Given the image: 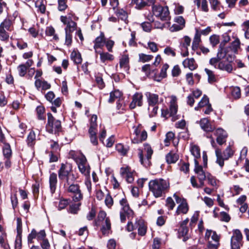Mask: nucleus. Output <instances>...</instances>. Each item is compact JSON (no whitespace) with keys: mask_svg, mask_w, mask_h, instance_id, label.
<instances>
[{"mask_svg":"<svg viewBox=\"0 0 249 249\" xmlns=\"http://www.w3.org/2000/svg\"><path fill=\"white\" fill-rule=\"evenodd\" d=\"M116 150L123 155H125L128 149L125 147L122 144L118 143L116 146Z\"/></svg>","mask_w":249,"mask_h":249,"instance_id":"53","label":"nucleus"},{"mask_svg":"<svg viewBox=\"0 0 249 249\" xmlns=\"http://www.w3.org/2000/svg\"><path fill=\"white\" fill-rule=\"evenodd\" d=\"M111 228V223L109 218H106L102 225V231L103 234H106Z\"/></svg>","mask_w":249,"mask_h":249,"instance_id":"39","label":"nucleus"},{"mask_svg":"<svg viewBox=\"0 0 249 249\" xmlns=\"http://www.w3.org/2000/svg\"><path fill=\"white\" fill-rule=\"evenodd\" d=\"M80 203L72 204L70 206L69 211L71 213L75 214L77 213L79 210Z\"/></svg>","mask_w":249,"mask_h":249,"instance_id":"61","label":"nucleus"},{"mask_svg":"<svg viewBox=\"0 0 249 249\" xmlns=\"http://www.w3.org/2000/svg\"><path fill=\"white\" fill-rule=\"evenodd\" d=\"M138 155L142 164L145 167H148L150 166V159L151 157H145V158H144V156H143V151L141 150H140V152H139Z\"/></svg>","mask_w":249,"mask_h":249,"instance_id":"29","label":"nucleus"},{"mask_svg":"<svg viewBox=\"0 0 249 249\" xmlns=\"http://www.w3.org/2000/svg\"><path fill=\"white\" fill-rule=\"evenodd\" d=\"M191 152L196 159L199 158L200 157V149L196 145H192L191 147Z\"/></svg>","mask_w":249,"mask_h":249,"instance_id":"48","label":"nucleus"},{"mask_svg":"<svg viewBox=\"0 0 249 249\" xmlns=\"http://www.w3.org/2000/svg\"><path fill=\"white\" fill-rule=\"evenodd\" d=\"M136 224L137 225L139 235L144 236L147 231V226L144 221L142 219H139L136 221Z\"/></svg>","mask_w":249,"mask_h":249,"instance_id":"24","label":"nucleus"},{"mask_svg":"<svg viewBox=\"0 0 249 249\" xmlns=\"http://www.w3.org/2000/svg\"><path fill=\"white\" fill-rule=\"evenodd\" d=\"M169 187V182L162 178L152 180L149 182V190L156 197L164 195Z\"/></svg>","mask_w":249,"mask_h":249,"instance_id":"3","label":"nucleus"},{"mask_svg":"<svg viewBox=\"0 0 249 249\" xmlns=\"http://www.w3.org/2000/svg\"><path fill=\"white\" fill-rule=\"evenodd\" d=\"M100 55L101 61L104 63L113 59V56L108 53H101Z\"/></svg>","mask_w":249,"mask_h":249,"instance_id":"40","label":"nucleus"},{"mask_svg":"<svg viewBox=\"0 0 249 249\" xmlns=\"http://www.w3.org/2000/svg\"><path fill=\"white\" fill-rule=\"evenodd\" d=\"M175 13L176 15H180L183 14L184 11V7L178 3H175Z\"/></svg>","mask_w":249,"mask_h":249,"instance_id":"59","label":"nucleus"},{"mask_svg":"<svg viewBox=\"0 0 249 249\" xmlns=\"http://www.w3.org/2000/svg\"><path fill=\"white\" fill-rule=\"evenodd\" d=\"M232 61L226 62L225 61H220L217 65V69L222 71H226L228 72H231L232 71V66L231 62Z\"/></svg>","mask_w":249,"mask_h":249,"instance_id":"23","label":"nucleus"},{"mask_svg":"<svg viewBox=\"0 0 249 249\" xmlns=\"http://www.w3.org/2000/svg\"><path fill=\"white\" fill-rule=\"evenodd\" d=\"M214 134L217 136L216 141L219 144L222 145L226 142L227 135L226 132L223 129H217L214 132Z\"/></svg>","mask_w":249,"mask_h":249,"instance_id":"19","label":"nucleus"},{"mask_svg":"<svg viewBox=\"0 0 249 249\" xmlns=\"http://www.w3.org/2000/svg\"><path fill=\"white\" fill-rule=\"evenodd\" d=\"M153 12L155 16H168L169 11L167 6L162 7L155 5L153 7Z\"/></svg>","mask_w":249,"mask_h":249,"instance_id":"17","label":"nucleus"},{"mask_svg":"<svg viewBox=\"0 0 249 249\" xmlns=\"http://www.w3.org/2000/svg\"><path fill=\"white\" fill-rule=\"evenodd\" d=\"M158 105L153 106L152 107L151 106H148V110L150 116L153 117L157 114L158 110Z\"/></svg>","mask_w":249,"mask_h":249,"instance_id":"54","label":"nucleus"},{"mask_svg":"<svg viewBox=\"0 0 249 249\" xmlns=\"http://www.w3.org/2000/svg\"><path fill=\"white\" fill-rule=\"evenodd\" d=\"M164 53L167 55L172 56L173 57L175 56L176 53L172 48L170 47H167L164 50Z\"/></svg>","mask_w":249,"mask_h":249,"instance_id":"63","label":"nucleus"},{"mask_svg":"<svg viewBox=\"0 0 249 249\" xmlns=\"http://www.w3.org/2000/svg\"><path fill=\"white\" fill-rule=\"evenodd\" d=\"M134 171L128 166L122 167L120 169L121 175L125 178L126 181L131 183L134 181Z\"/></svg>","mask_w":249,"mask_h":249,"instance_id":"13","label":"nucleus"},{"mask_svg":"<svg viewBox=\"0 0 249 249\" xmlns=\"http://www.w3.org/2000/svg\"><path fill=\"white\" fill-rule=\"evenodd\" d=\"M242 234L239 230H235L231 238V249H240L242 246Z\"/></svg>","mask_w":249,"mask_h":249,"instance_id":"11","label":"nucleus"},{"mask_svg":"<svg viewBox=\"0 0 249 249\" xmlns=\"http://www.w3.org/2000/svg\"><path fill=\"white\" fill-rule=\"evenodd\" d=\"M231 94L235 99H239L241 96V90L239 87H235L231 89Z\"/></svg>","mask_w":249,"mask_h":249,"instance_id":"50","label":"nucleus"},{"mask_svg":"<svg viewBox=\"0 0 249 249\" xmlns=\"http://www.w3.org/2000/svg\"><path fill=\"white\" fill-rule=\"evenodd\" d=\"M208 76V81L209 83L212 84L216 81V77L213 71L205 68L204 70Z\"/></svg>","mask_w":249,"mask_h":249,"instance_id":"33","label":"nucleus"},{"mask_svg":"<svg viewBox=\"0 0 249 249\" xmlns=\"http://www.w3.org/2000/svg\"><path fill=\"white\" fill-rule=\"evenodd\" d=\"M57 183V178L56 174L52 173L49 177V187L51 193L53 194L56 190Z\"/></svg>","mask_w":249,"mask_h":249,"instance_id":"21","label":"nucleus"},{"mask_svg":"<svg viewBox=\"0 0 249 249\" xmlns=\"http://www.w3.org/2000/svg\"><path fill=\"white\" fill-rule=\"evenodd\" d=\"M6 30L4 29L2 26H0V39L2 41H6L9 37V34L6 32Z\"/></svg>","mask_w":249,"mask_h":249,"instance_id":"46","label":"nucleus"},{"mask_svg":"<svg viewBox=\"0 0 249 249\" xmlns=\"http://www.w3.org/2000/svg\"><path fill=\"white\" fill-rule=\"evenodd\" d=\"M72 166L70 164L62 163L58 171V175L60 180L64 182V187L69 193L73 194L74 201H79L83 198V195L78 184L74 182L78 178L77 174L71 172Z\"/></svg>","mask_w":249,"mask_h":249,"instance_id":"1","label":"nucleus"},{"mask_svg":"<svg viewBox=\"0 0 249 249\" xmlns=\"http://www.w3.org/2000/svg\"><path fill=\"white\" fill-rule=\"evenodd\" d=\"M240 42L238 39H236L232 41L231 44L227 47H221V43L217 54V57L211 58L209 61L210 64L213 66L214 68L217 69V63L218 64L224 58H226L227 61H232L234 58V54L237 52L240 47Z\"/></svg>","mask_w":249,"mask_h":249,"instance_id":"2","label":"nucleus"},{"mask_svg":"<svg viewBox=\"0 0 249 249\" xmlns=\"http://www.w3.org/2000/svg\"><path fill=\"white\" fill-rule=\"evenodd\" d=\"M210 41L213 46H215L219 42V36L216 35L212 36L210 37Z\"/></svg>","mask_w":249,"mask_h":249,"instance_id":"62","label":"nucleus"},{"mask_svg":"<svg viewBox=\"0 0 249 249\" xmlns=\"http://www.w3.org/2000/svg\"><path fill=\"white\" fill-rule=\"evenodd\" d=\"M142 99L143 95L142 93H135L132 96V101L130 104V107L134 109L137 106L141 107L142 105Z\"/></svg>","mask_w":249,"mask_h":249,"instance_id":"15","label":"nucleus"},{"mask_svg":"<svg viewBox=\"0 0 249 249\" xmlns=\"http://www.w3.org/2000/svg\"><path fill=\"white\" fill-rule=\"evenodd\" d=\"M195 172L197 174V177L199 180V184L196 183L195 177L191 178V182L192 186L196 188H201L204 185V180L206 178L207 174L203 170L202 167L198 165V162L196 159L195 160Z\"/></svg>","mask_w":249,"mask_h":249,"instance_id":"5","label":"nucleus"},{"mask_svg":"<svg viewBox=\"0 0 249 249\" xmlns=\"http://www.w3.org/2000/svg\"><path fill=\"white\" fill-rule=\"evenodd\" d=\"M45 1L44 0H37L36 2V5L38 10L40 11V13L42 14H45V6L44 4Z\"/></svg>","mask_w":249,"mask_h":249,"instance_id":"41","label":"nucleus"},{"mask_svg":"<svg viewBox=\"0 0 249 249\" xmlns=\"http://www.w3.org/2000/svg\"><path fill=\"white\" fill-rule=\"evenodd\" d=\"M105 203L106 205L110 208L113 204V198L108 193L105 197Z\"/></svg>","mask_w":249,"mask_h":249,"instance_id":"56","label":"nucleus"},{"mask_svg":"<svg viewBox=\"0 0 249 249\" xmlns=\"http://www.w3.org/2000/svg\"><path fill=\"white\" fill-rule=\"evenodd\" d=\"M134 129V134L136 137L132 139V142L134 143H138L145 140L147 137V132L142 129V125L139 124L137 126L133 127Z\"/></svg>","mask_w":249,"mask_h":249,"instance_id":"9","label":"nucleus"},{"mask_svg":"<svg viewBox=\"0 0 249 249\" xmlns=\"http://www.w3.org/2000/svg\"><path fill=\"white\" fill-rule=\"evenodd\" d=\"M27 69L28 68H27V66H25V65H19L18 67L19 75L20 76H24L26 73Z\"/></svg>","mask_w":249,"mask_h":249,"instance_id":"55","label":"nucleus"},{"mask_svg":"<svg viewBox=\"0 0 249 249\" xmlns=\"http://www.w3.org/2000/svg\"><path fill=\"white\" fill-rule=\"evenodd\" d=\"M108 193V192L106 189H104V191L99 190L96 192V198L99 200H102L105 197H106Z\"/></svg>","mask_w":249,"mask_h":249,"instance_id":"49","label":"nucleus"},{"mask_svg":"<svg viewBox=\"0 0 249 249\" xmlns=\"http://www.w3.org/2000/svg\"><path fill=\"white\" fill-rule=\"evenodd\" d=\"M147 98L148 106L158 105L159 104V95L158 94L152 93L151 92H147L145 94Z\"/></svg>","mask_w":249,"mask_h":249,"instance_id":"20","label":"nucleus"},{"mask_svg":"<svg viewBox=\"0 0 249 249\" xmlns=\"http://www.w3.org/2000/svg\"><path fill=\"white\" fill-rule=\"evenodd\" d=\"M122 96L121 92L118 90H115L110 93V97L108 99V102L111 103L115 101V100L120 98Z\"/></svg>","mask_w":249,"mask_h":249,"instance_id":"34","label":"nucleus"},{"mask_svg":"<svg viewBox=\"0 0 249 249\" xmlns=\"http://www.w3.org/2000/svg\"><path fill=\"white\" fill-rule=\"evenodd\" d=\"M170 101L169 102V112L167 110H162V115L166 116L168 113H170L171 116H174L176 114L178 111V106L177 105V98L174 95L169 97Z\"/></svg>","mask_w":249,"mask_h":249,"instance_id":"12","label":"nucleus"},{"mask_svg":"<svg viewBox=\"0 0 249 249\" xmlns=\"http://www.w3.org/2000/svg\"><path fill=\"white\" fill-rule=\"evenodd\" d=\"M48 121L46 125V131L52 134H57L62 129L61 122L55 119L51 113L47 114Z\"/></svg>","mask_w":249,"mask_h":249,"instance_id":"6","label":"nucleus"},{"mask_svg":"<svg viewBox=\"0 0 249 249\" xmlns=\"http://www.w3.org/2000/svg\"><path fill=\"white\" fill-rule=\"evenodd\" d=\"M168 68H169V65L167 64H165L163 65V66L161 69L160 74V77H161V78H164L166 77V76H167L166 71Z\"/></svg>","mask_w":249,"mask_h":249,"instance_id":"60","label":"nucleus"},{"mask_svg":"<svg viewBox=\"0 0 249 249\" xmlns=\"http://www.w3.org/2000/svg\"><path fill=\"white\" fill-rule=\"evenodd\" d=\"M174 137V134L172 132H168L166 135V138L164 140V142L166 143V146L168 145V143L173 139Z\"/></svg>","mask_w":249,"mask_h":249,"instance_id":"64","label":"nucleus"},{"mask_svg":"<svg viewBox=\"0 0 249 249\" xmlns=\"http://www.w3.org/2000/svg\"><path fill=\"white\" fill-rule=\"evenodd\" d=\"M143 146V149L142 150L139 149V152H140V150L142 151H143V156L151 157L153 151L150 145L148 144L144 143Z\"/></svg>","mask_w":249,"mask_h":249,"instance_id":"32","label":"nucleus"},{"mask_svg":"<svg viewBox=\"0 0 249 249\" xmlns=\"http://www.w3.org/2000/svg\"><path fill=\"white\" fill-rule=\"evenodd\" d=\"M215 155L216 156V162L222 167L224 165V160H228L233 155V151L230 146L228 147L222 154L219 149H215Z\"/></svg>","mask_w":249,"mask_h":249,"instance_id":"7","label":"nucleus"},{"mask_svg":"<svg viewBox=\"0 0 249 249\" xmlns=\"http://www.w3.org/2000/svg\"><path fill=\"white\" fill-rule=\"evenodd\" d=\"M97 116L96 115H93L90 119V124L89 130H97L96 121Z\"/></svg>","mask_w":249,"mask_h":249,"instance_id":"51","label":"nucleus"},{"mask_svg":"<svg viewBox=\"0 0 249 249\" xmlns=\"http://www.w3.org/2000/svg\"><path fill=\"white\" fill-rule=\"evenodd\" d=\"M176 202L179 204L176 211V214L179 215L180 214H186L189 210V206L187 201L184 198H181L176 194L173 195Z\"/></svg>","mask_w":249,"mask_h":249,"instance_id":"8","label":"nucleus"},{"mask_svg":"<svg viewBox=\"0 0 249 249\" xmlns=\"http://www.w3.org/2000/svg\"><path fill=\"white\" fill-rule=\"evenodd\" d=\"M182 64L185 68H188L191 71L195 70L197 67V64L196 63L195 59L193 58L185 59L183 61Z\"/></svg>","mask_w":249,"mask_h":249,"instance_id":"26","label":"nucleus"},{"mask_svg":"<svg viewBox=\"0 0 249 249\" xmlns=\"http://www.w3.org/2000/svg\"><path fill=\"white\" fill-rule=\"evenodd\" d=\"M76 162L80 172L86 177H89L90 174V168L87 162L86 157L81 155L77 159Z\"/></svg>","mask_w":249,"mask_h":249,"instance_id":"10","label":"nucleus"},{"mask_svg":"<svg viewBox=\"0 0 249 249\" xmlns=\"http://www.w3.org/2000/svg\"><path fill=\"white\" fill-rule=\"evenodd\" d=\"M45 34L47 36H52L53 39L55 40H57L58 39V36L55 34V30L53 27H47Z\"/></svg>","mask_w":249,"mask_h":249,"instance_id":"36","label":"nucleus"},{"mask_svg":"<svg viewBox=\"0 0 249 249\" xmlns=\"http://www.w3.org/2000/svg\"><path fill=\"white\" fill-rule=\"evenodd\" d=\"M129 62V58L128 55H123L120 61V66L122 68H126L127 66V64Z\"/></svg>","mask_w":249,"mask_h":249,"instance_id":"52","label":"nucleus"},{"mask_svg":"<svg viewBox=\"0 0 249 249\" xmlns=\"http://www.w3.org/2000/svg\"><path fill=\"white\" fill-rule=\"evenodd\" d=\"M90 136V142L94 145L98 144V141L96 137L97 130H89Z\"/></svg>","mask_w":249,"mask_h":249,"instance_id":"44","label":"nucleus"},{"mask_svg":"<svg viewBox=\"0 0 249 249\" xmlns=\"http://www.w3.org/2000/svg\"><path fill=\"white\" fill-rule=\"evenodd\" d=\"M4 145L3 148V155L7 158H9L12 154L10 146L8 143H6L5 141L3 142Z\"/></svg>","mask_w":249,"mask_h":249,"instance_id":"43","label":"nucleus"},{"mask_svg":"<svg viewBox=\"0 0 249 249\" xmlns=\"http://www.w3.org/2000/svg\"><path fill=\"white\" fill-rule=\"evenodd\" d=\"M174 21L175 23L170 27L171 32L179 31L184 27L185 20L182 17H175Z\"/></svg>","mask_w":249,"mask_h":249,"instance_id":"14","label":"nucleus"},{"mask_svg":"<svg viewBox=\"0 0 249 249\" xmlns=\"http://www.w3.org/2000/svg\"><path fill=\"white\" fill-rule=\"evenodd\" d=\"M188 231V229L185 226H180L178 229L179 236L184 237L183 239L184 241H185L188 238L187 236Z\"/></svg>","mask_w":249,"mask_h":249,"instance_id":"35","label":"nucleus"},{"mask_svg":"<svg viewBox=\"0 0 249 249\" xmlns=\"http://www.w3.org/2000/svg\"><path fill=\"white\" fill-rule=\"evenodd\" d=\"M12 25V21L9 18H6L0 25L2 26L4 29H5L7 31H11V26Z\"/></svg>","mask_w":249,"mask_h":249,"instance_id":"47","label":"nucleus"},{"mask_svg":"<svg viewBox=\"0 0 249 249\" xmlns=\"http://www.w3.org/2000/svg\"><path fill=\"white\" fill-rule=\"evenodd\" d=\"M208 104H209V98L207 96H204L201 101L199 102L198 106L195 107V109L196 110H198L200 108L205 107Z\"/></svg>","mask_w":249,"mask_h":249,"instance_id":"38","label":"nucleus"},{"mask_svg":"<svg viewBox=\"0 0 249 249\" xmlns=\"http://www.w3.org/2000/svg\"><path fill=\"white\" fill-rule=\"evenodd\" d=\"M178 158V155L172 152L168 153L166 156V161L169 164L175 163Z\"/></svg>","mask_w":249,"mask_h":249,"instance_id":"30","label":"nucleus"},{"mask_svg":"<svg viewBox=\"0 0 249 249\" xmlns=\"http://www.w3.org/2000/svg\"><path fill=\"white\" fill-rule=\"evenodd\" d=\"M61 21L66 25L65 31V44L71 45L72 42L71 33L75 29L76 24L71 19L70 17H61Z\"/></svg>","mask_w":249,"mask_h":249,"instance_id":"4","label":"nucleus"},{"mask_svg":"<svg viewBox=\"0 0 249 249\" xmlns=\"http://www.w3.org/2000/svg\"><path fill=\"white\" fill-rule=\"evenodd\" d=\"M208 180V184L212 186L216 187L218 180L210 173H207L206 178Z\"/></svg>","mask_w":249,"mask_h":249,"instance_id":"37","label":"nucleus"},{"mask_svg":"<svg viewBox=\"0 0 249 249\" xmlns=\"http://www.w3.org/2000/svg\"><path fill=\"white\" fill-rule=\"evenodd\" d=\"M36 110L38 119L40 120L44 119V117L43 116V114L45 111L44 107L42 106H38L37 107Z\"/></svg>","mask_w":249,"mask_h":249,"instance_id":"57","label":"nucleus"},{"mask_svg":"<svg viewBox=\"0 0 249 249\" xmlns=\"http://www.w3.org/2000/svg\"><path fill=\"white\" fill-rule=\"evenodd\" d=\"M71 60L76 64H79L82 62V59L80 53L75 50L73 51L71 53Z\"/></svg>","mask_w":249,"mask_h":249,"instance_id":"31","label":"nucleus"},{"mask_svg":"<svg viewBox=\"0 0 249 249\" xmlns=\"http://www.w3.org/2000/svg\"><path fill=\"white\" fill-rule=\"evenodd\" d=\"M139 61L142 63L148 62L152 59L153 56L142 53L139 54Z\"/></svg>","mask_w":249,"mask_h":249,"instance_id":"42","label":"nucleus"},{"mask_svg":"<svg viewBox=\"0 0 249 249\" xmlns=\"http://www.w3.org/2000/svg\"><path fill=\"white\" fill-rule=\"evenodd\" d=\"M166 206L169 210H173L175 206V203L171 197H168L166 200Z\"/></svg>","mask_w":249,"mask_h":249,"instance_id":"58","label":"nucleus"},{"mask_svg":"<svg viewBox=\"0 0 249 249\" xmlns=\"http://www.w3.org/2000/svg\"><path fill=\"white\" fill-rule=\"evenodd\" d=\"M105 41L106 39L104 34L103 32H101L100 35L97 37L94 41V49L96 53L97 52V49L98 48H102L104 46V43H105Z\"/></svg>","mask_w":249,"mask_h":249,"instance_id":"25","label":"nucleus"},{"mask_svg":"<svg viewBox=\"0 0 249 249\" xmlns=\"http://www.w3.org/2000/svg\"><path fill=\"white\" fill-rule=\"evenodd\" d=\"M35 85L37 89H41L42 90L49 89L51 87L50 84L45 81H41L40 79H36Z\"/></svg>","mask_w":249,"mask_h":249,"instance_id":"28","label":"nucleus"},{"mask_svg":"<svg viewBox=\"0 0 249 249\" xmlns=\"http://www.w3.org/2000/svg\"><path fill=\"white\" fill-rule=\"evenodd\" d=\"M211 236L212 239L215 242V244H210L209 245L213 246L214 249H217L219 245V236L216 234L215 231L207 230L205 233V238L209 240Z\"/></svg>","mask_w":249,"mask_h":249,"instance_id":"16","label":"nucleus"},{"mask_svg":"<svg viewBox=\"0 0 249 249\" xmlns=\"http://www.w3.org/2000/svg\"><path fill=\"white\" fill-rule=\"evenodd\" d=\"M122 206L121 211H124L127 216V218L132 217L133 215V211L130 208L128 202L125 198H122L119 201Z\"/></svg>","mask_w":249,"mask_h":249,"instance_id":"18","label":"nucleus"},{"mask_svg":"<svg viewBox=\"0 0 249 249\" xmlns=\"http://www.w3.org/2000/svg\"><path fill=\"white\" fill-rule=\"evenodd\" d=\"M199 124L201 128L207 132L213 131L214 127L213 126L207 118H203L200 120Z\"/></svg>","mask_w":249,"mask_h":249,"instance_id":"22","label":"nucleus"},{"mask_svg":"<svg viewBox=\"0 0 249 249\" xmlns=\"http://www.w3.org/2000/svg\"><path fill=\"white\" fill-rule=\"evenodd\" d=\"M36 141V135L34 132L31 131L27 137V143L30 146H32L34 145Z\"/></svg>","mask_w":249,"mask_h":249,"instance_id":"45","label":"nucleus"},{"mask_svg":"<svg viewBox=\"0 0 249 249\" xmlns=\"http://www.w3.org/2000/svg\"><path fill=\"white\" fill-rule=\"evenodd\" d=\"M110 4L112 7L113 9L115 11V13L117 15H119V16H124L127 15V13L123 9H117L115 10V8L117 7L119 2L118 0H109Z\"/></svg>","mask_w":249,"mask_h":249,"instance_id":"27","label":"nucleus"}]
</instances>
